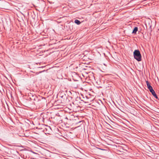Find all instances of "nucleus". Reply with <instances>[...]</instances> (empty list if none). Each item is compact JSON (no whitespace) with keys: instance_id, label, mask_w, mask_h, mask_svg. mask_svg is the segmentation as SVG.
I'll list each match as a JSON object with an SVG mask.
<instances>
[{"instance_id":"1","label":"nucleus","mask_w":159,"mask_h":159,"mask_svg":"<svg viewBox=\"0 0 159 159\" xmlns=\"http://www.w3.org/2000/svg\"><path fill=\"white\" fill-rule=\"evenodd\" d=\"M134 58L138 61L141 60V56L139 51L138 50H135L134 52Z\"/></svg>"},{"instance_id":"2","label":"nucleus","mask_w":159,"mask_h":159,"mask_svg":"<svg viewBox=\"0 0 159 159\" xmlns=\"http://www.w3.org/2000/svg\"><path fill=\"white\" fill-rule=\"evenodd\" d=\"M138 28L137 27H134L133 32L132 33L136 34L137 31H138Z\"/></svg>"},{"instance_id":"3","label":"nucleus","mask_w":159,"mask_h":159,"mask_svg":"<svg viewBox=\"0 0 159 159\" xmlns=\"http://www.w3.org/2000/svg\"><path fill=\"white\" fill-rule=\"evenodd\" d=\"M151 93L154 97L156 98L157 99L158 98V97L154 90Z\"/></svg>"},{"instance_id":"4","label":"nucleus","mask_w":159,"mask_h":159,"mask_svg":"<svg viewBox=\"0 0 159 159\" xmlns=\"http://www.w3.org/2000/svg\"><path fill=\"white\" fill-rule=\"evenodd\" d=\"M146 83H147V86L148 88V89H150L152 87L150 85V84H149V82L148 81H146Z\"/></svg>"},{"instance_id":"5","label":"nucleus","mask_w":159,"mask_h":159,"mask_svg":"<svg viewBox=\"0 0 159 159\" xmlns=\"http://www.w3.org/2000/svg\"><path fill=\"white\" fill-rule=\"evenodd\" d=\"M74 22L76 24L78 25H80L81 23L78 20H75Z\"/></svg>"},{"instance_id":"6","label":"nucleus","mask_w":159,"mask_h":159,"mask_svg":"<svg viewBox=\"0 0 159 159\" xmlns=\"http://www.w3.org/2000/svg\"><path fill=\"white\" fill-rule=\"evenodd\" d=\"M149 90L150 92L151 93L152 92L154 91V90L152 89V87L150 89H149Z\"/></svg>"},{"instance_id":"7","label":"nucleus","mask_w":159,"mask_h":159,"mask_svg":"<svg viewBox=\"0 0 159 159\" xmlns=\"http://www.w3.org/2000/svg\"><path fill=\"white\" fill-rule=\"evenodd\" d=\"M94 98H95V97L93 96L92 98V100H93L94 99Z\"/></svg>"},{"instance_id":"8","label":"nucleus","mask_w":159,"mask_h":159,"mask_svg":"<svg viewBox=\"0 0 159 159\" xmlns=\"http://www.w3.org/2000/svg\"><path fill=\"white\" fill-rule=\"evenodd\" d=\"M92 79H94V75H93L92 76Z\"/></svg>"},{"instance_id":"9","label":"nucleus","mask_w":159,"mask_h":159,"mask_svg":"<svg viewBox=\"0 0 159 159\" xmlns=\"http://www.w3.org/2000/svg\"><path fill=\"white\" fill-rule=\"evenodd\" d=\"M92 74H93V72H92Z\"/></svg>"}]
</instances>
